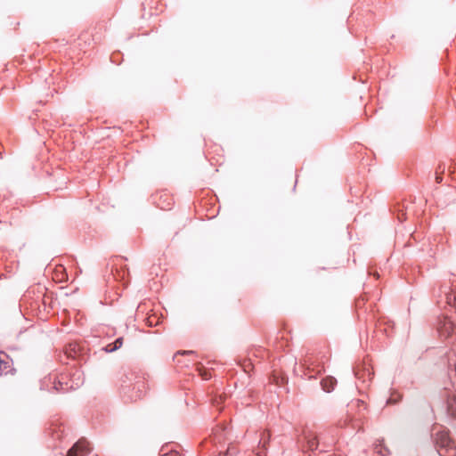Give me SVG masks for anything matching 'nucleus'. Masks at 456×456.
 Listing matches in <instances>:
<instances>
[{"mask_svg":"<svg viewBox=\"0 0 456 456\" xmlns=\"http://www.w3.org/2000/svg\"><path fill=\"white\" fill-rule=\"evenodd\" d=\"M451 327H452V322L450 321L444 322L441 332L443 334H445V333L449 334V330L451 329Z\"/></svg>","mask_w":456,"mask_h":456,"instance_id":"obj_6","label":"nucleus"},{"mask_svg":"<svg viewBox=\"0 0 456 456\" xmlns=\"http://www.w3.org/2000/svg\"><path fill=\"white\" fill-rule=\"evenodd\" d=\"M89 452L88 443L86 441H78L69 449L67 456H86Z\"/></svg>","mask_w":456,"mask_h":456,"instance_id":"obj_2","label":"nucleus"},{"mask_svg":"<svg viewBox=\"0 0 456 456\" xmlns=\"http://www.w3.org/2000/svg\"><path fill=\"white\" fill-rule=\"evenodd\" d=\"M436 181H437L438 183H440V182L442 181V178H441V177H439V176H437V177H436Z\"/></svg>","mask_w":456,"mask_h":456,"instance_id":"obj_8","label":"nucleus"},{"mask_svg":"<svg viewBox=\"0 0 456 456\" xmlns=\"http://www.w3.org/2000/svg\"><path fill=\"white\" fill-rule=\"evenodd\" d=\"M307 444L310 450L314 451L317 449L318 443L315 436H310L307 439Z\"/></svg>","mask_w":456,"mask_h":456,"instance_id":"obj_4","label":"nucleus"},{"mask_svg":"<svg viewBox=\"0 0 456 456\" xmlns=\"http://www.w3.org/2000/svg\"><path fill=\"white\" fill-rule=\"evenodd\" d=\"M335 383H336V380L333 378L330 377V378H326L325 379H323L322 382V385L323 389L326 392H330L333 390Z\"/></svg>","mask_w":456,"mask_h":456,"instance_id":"obj_3","label":"nucleus"},{"mask_svg":"<svg viewBox=\"0 0 456 456\" xmlns=\"http://www.w3.org/2000/svg\"><path fill=\"white\" fill-rule=\"evenodd\" d=\"M436 444L441 456H456V448L446 432L436 434Z\"/></svg>","mask_w":456,"mask_h":456,"instance_id":"obj_1","label":"nucleus"},{"mask_svg":"<svg viewBox=\"0 0 456 456\" xmlns=\"http://www.w3.org/2000/svg\"><path fill=\"white\" fill-rule=\"evenodd\" d=\"M123 345V339L121 338H118L115 343H114V346L113 347H110V348H107V351L109 352H113L118 348H120Z\"/></svg>","mask_w":456,"mask_h":456,"instance_id":"obj_5","label":"nucleus"},{"mask_svg":"<svg viewBox=\"0 0 456 456\" xmlns=\"http://www.w3.org/2000/svg\"><path fill=\"white\" fill-rule=\"evenodd\" d=\"M164 456H179L177 452H171L170 454H166Z\"/></svg>","mask_w":456,"mask_h":456,"instance_id":"obj_7","label":"nucleus"}]
</instances>
